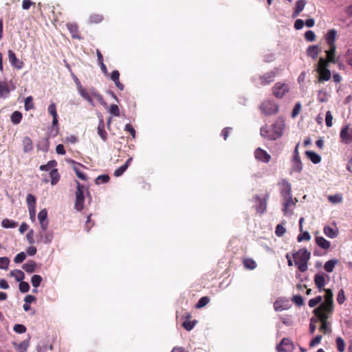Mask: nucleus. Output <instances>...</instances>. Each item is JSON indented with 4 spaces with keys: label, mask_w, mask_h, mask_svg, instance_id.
I'll return each mask as SVG.
<instances>
[{
    "label": "nucleus",
    "mask_w": 352,
    "mask_h": 352,
    "mask_svg": "<svg viewBox=\"0 0 352 352\" xmlns=\"http://www.w3.org/2000/svg\"><path fill=\"white\" fill-rule=\"evenodd\" d=\"M210 302V298L208 296L201 297L197 302L195 307L200 309L206 306Z\"/></svg>",
    "instance_id": "8fccbe9b"
},
{
    "label": "nucleus",
    "mask_w": 352,
    "mask_h": 352,
    "mask_svg": "<svg viewBox=\"0 0 352 352\" xmlns=\"http://www.w3.org/2000/svg\"><path fill=\"white\" fill-rule=\"evenodd\" d=\"M80 96L86 100L92 107H95V103L91 98V93L89 94L87 91L82 88H80V90L78 91Z\"/></svg>",
    "instance_id": "bb28decb"
},
{
    "label": "nucleus",
    "mask_w": 352,
    "mask_h": 352,
    "mask_svg": "<svg viewBox=\"0 0 352 352\" xmlns=\"http://www.w3.org/2000/svg\"><path fill=\"white\" fill-rule=\"evenodd\" d=\"M38 219L39 221L41 229L47 230L49 226V221L47 219V211L45 208L42 209L38 214Z\"/></svg>",
    "instance_id": "f8f14e48"
},
{
    "label": "nucleus",
    "mask_w": 352,
    "mask_h": 352,
    "mask_svg": "<svg viewBox=\"0 0 352 352\" xmlns=\"http://www.w3.org/2000/svg\"><path fill=\"white\" fill-rule=\"evenodd\" d=\"M10 260L8 257H0V269L7 270L8 268Z\"/></svg>",
    "instance_id": "4d7b16f0"
},
{
    "label": "nucleus",
    "mask_w": 352,
    "mask_h": 352,
    "mask_svg": "<svg viewBox=\"0 0 352 352\" xmlns=\"http://www.w3.org/2000/svg\"><path fill=\"white\" fill-rule=\"evenodd\" d=\"M98 134L103 140H106L107 133L104 130V122L102 118H100L99 120V124L98 126Z\"/></svg>",
    "instance_id": "7c9ffc66"
},
{
    "label": "nucleus",
    "mask_w": 352,
    "mask_h": 352,
    "mask_svg": "<svg viewBox=\"0 0 352 352\" xmlns=\"http://www.w3.org/2000/svg\"><path fill=\"white\" fill-rule=\"evenodd\" d=\"M26 258V254L23 252H21L17 254L14 258V261L16 263H21Z\"/></svg>",
    "instance_id": "bf43d9fd"
},
{
    "label": "nucleus",
    "mask_w": 352,
    "mask_h": 352,
    "mask_svg": "<svg viewBox=\"0 0 352 352\" xmlns=\"http://www.w3.org/2000/svg\"><path fill=\"white\" fill-rule=\"evenodd\" d=\"M19 289L21 293H27L30 290V285L25 281H21L19 285Z\"/></svg>",
    "instance_id": "6e6d98bb"
},
{
    "label": "nucleus",
    "mask_w": 352,
    "mask_h": 352,
    "mask_svg": "<svg viewBox=\"0 0 352 352\" xmlns=\"http://www.w3.org/2000/svg\"><path fill=\"white\" fill-rule=\"evenodd\" d=\"M25 109L29 111L34 108L33 98L32 96H28L25 99Z\"/></svg>",
    "instance_id": "864d4df0"
},
{
    "label": "nucleus",
    "mask_w": 352,
    "mask_h": 352,
    "mask_svg": "<svg viewBox=\"0 0 352 352\" xmlns=\"http://www.w3.org/2000/svg\"><path fill=\"white\" fill-rule=\"evenodd\" d=\"M294 349L292 341L288 338H283L280 343L276 346L278 351H290Z\"/></svg>",
    "instance_id": "dca6fc26"
},
{
    "label": "nucleus",
    "mask_w": 352,
    "mask_h": 352,
    "mask_svg": "<svg viewBox=\"0 0 352 352\" xmlns=\"http://www.w3.org/2000/svg\"><path fill=\"white\" fill-rule=\"evenodd\" d=\"M10 92V85L8 82H0V97L7 98Z\"/></svg>",
    "instance_id": "4be33fe9"
},
{
    "label": "nucleus",
    "mask_w": 352,
    "mask_h": 352,
    "mask_svg": "<svg viewBox=\"0 0 352 352\" xmlns=\"http://www.w3.org/2000/svg\"><path fill=\"white\" fill-rule=\"evenodd\" d=\"M318 74V81L322 82V81H327L331 78V71L329 69H322L320 71H316Z\"/></svg>",
    "instance_id": "cd10ccee"
},
{
    "label": "nucleus",
    "mask_w": 352,
    "mask_h": 352,
    "mask_svg": "<svg viewBox=\"0 0 352 352\" xmlns=\"http://www.w3.org/2000/svg\"><path fill=\"white\" fill-rule=\"evenodd\" d=\"M37 236L38 239L36 240V243L49 244L52 241L54 234L52 231L43 230L41 229L38 232Z\"/></svg>",
    "instance_id": "9d476101"
},
{
    "label": "nucleus",
    "mask_w": 352,
    "mask_h": 352,
    "mask_svg": "<svg viewBox=\"0 0 352 352\" xmlns=\"http://www.w3.org/2000/svg\"><path fill=\"white\" fill-rule=\"evenodd\" d=\"M274 307L276 311H282L288 309L289 306L288 302L284 299L276 300L274 303Z\"/></svg>",
    "instance_id": "6ab92c4d"
},
{
    "label": "nucleus",
    "mask_w": 352,
    "mask_h": 352,
    "mask_svg": "<svg viewBox=\"0 0 352 352\" xmlns=\"http://www.w3.org/2000/svg\"><path fill=\"white\" fill-rule=\"evenodd\" d=\"M311 239V236L307 231L302 232V234L298 236V241L301 242L302 241H309Z\"/></svg>",
    "instance_id": "13d9d810"
},
{
    "label": "nucleus",
    "mask_w": 352,
    "mask_h": 352,
    "mask_svg": "<svg viewBox=\"0 0 352 352\" xmlns=\"http://www.w3.org/2000/svg\"><path fill=\"white\" fill-rule=\"evenodd\" d=\"M42 277L40 275L34 274L31 278V283L34 288H37L42 282Z\"/></svg>",
    "instance_id": "de8ad7c7"
},
{
    "label": "nucleus",
    "mask_w": 352,
    "mask_h": 352,
    "mask_svg": "<svg viewBox=\"0 0 352 352\" xmlns=\"http://www.w3.org/2000/svg\"><path fill=\"white\" fill-rule=\"evenodd\" d=\"M337 349L339 352H344L345 351V342L341 337H338L336 340Z\"/></svg>",
    "instance_id": "c03bdc74"
},
{
    "label": "nucleus",
    "mask_w": 352,
    "mask_h": 352,
    "mask_svg": "<svg viewBox=\"0 0 352 352\" xmlns=\"http://www.w3.org/2000/svg\"><path fill=\"white\" fill-rule=\"evenodd\" d=\"M342 141L346 144L352 142V128L349 126L342 127L340 131Z\"/></svg>",
    "instance_id": "4468645a"
},
{
    "label": "nucleus",
    "mask_w": 352,
    "mask_h": 352,
    "mask_svg": "<svg viewBox=\"0 0 352 352\" xmlns=\"http://www.w3.org/2000/svg\"><path fill=\"white\" fill-rule=\"evenodd\" d=\"M103 17L100 14H93L89 17V22L91 23H98L102 21Z\"/></svg>",
    "instance_id": "052dcab7"
},
{
    "label": "nucleus",
    "mask_w": 352,
    "mask_h": 352,
    "mask_svg": "<svg viewBox=\"0 0 352 352\" xmlns=\"http://www.w3.org/2000/svg\"><path fill=\"white\" fill-rule=\"evenodd\" d=\"M314 283L319 290L322 289L326 283L325 274H316L314 276Z\"/></svg>",
    "instance_id": "412c9836"
},
{
    "label": "nucleus",
    "mask_w": 352,
    "mask_h": 352,
    "mask_svg": "<svg viewBox=\"0 0 352 352\" xmlns=\"http://www.w3.org/2000/svg\"><path fill=\"white\" fill-rule=\"evenodd\" d=\"M286 232V229L280 224H278L276 227L275 234L278 236H282Z\"/></svg>",
    "instance_id": "69168bd1"
},
{
    "label": "nucleus",
    "mask_w": 352,
    "mask_h": 352,
    "mask_svg": "<svg viewBox=\"0 0 352 352\" xmlns=\"http://www.w3.org/2000/svg\"><path fill=\"white\" fill-rule=\"evenodd\" d=\"M278 68H274V70H272L261 76V80L262 85H266L272 82L276 76V72H278Z\"/></svg>",
    "instance_id": "f3484780"
},
{
    "label": "nucleus",
    "mask_w": 352,
    "mask_h": 352,
    "mask_svg": "<svg viewBox=\"0 0 352 352\" xmlns=\"http://www.w3.org/2000/svg\"><path fill=\"white\" fill-rule=\"evenodd\" d=\"M49 142L47 140H43L41 141L38 144V148L40 151L43 153H47L49 151Z\"/></svg>",
    "instance_id": "a18cd8bd"
},
{
    "label": "nucleus",
    "mask_w": 352,
    "mask_h": 352,
    "mask_svg": "<svg viewBox=\"0 0 352 352\" xmlns=\"http://www.w3.org/2000/svg\"><path fill=\"white\" fill-rule=\"evenodd\" d=\"M338 263L336 259H331L324 263V269L327 272H332L336 265Z\"/></svg>",
    "instance_id": "4c0bfd02"
},
{
    "label": "nucleus",
    "mask_w": 352,
    "mask_h": 352,
    "mask_svg": "<svg viewBox=\"0 0 352 352\" xmlns=\"http://www.w3.org/2000/svg\"><path fill=\"white\" fill-rule=\"evenodd\" d=\"M316 243H317V245L320 248H322L324 250L328 249L329 248V246H330L329 241L326 240L322 236H317V237H316Z\"/></svg>",
    "instance_id": "473e14b6"
},
{
    "label": "nucleus",
    "mask_w": 352,
    "mask_h": 352,
    "mask_svg": "<svg viewBox=\"0 0 352 352\" xmlns=\"http://www.w3.org/2000/svg\"><path fill=\"white\" fill-rule=\"evenodd\" d=\"M74 170L77 175V177L82 179V180H86L87 179V176L85 173H83L81 170H80V164H74Z\"/></svg>",
    "instance_id": "09e8293b"
},
{
    "label": "nucleus",
    "mask_w": 352,
    "mask_h": 352,
    "mask_svg": "<svg viewBox=\"0 0 352 352\" xmlns=\"http://www.w3.org/2000/svg\"><path fill=\"white\" fill-rule=\"evenodd\" d=\"M322 296H318L317 297L309 300V306L310 307H315L318 304H319L322 301Z\"/></svg>",
    "instance_id": "680f3d73"
},
{
    "label": "nucleus",
    "mask_w": 352,
    "mask_h": 352,
    "mask_svg": "<svg viewBox=\"0 0 352 352\" xmlns=\"http://www.w3.org/2000/svg\"><path fill=\"white\" fill-rule=\"evenodd\" d=\"M344 56L348 64L352 67V49H349Z\"/></svg>",
    "instance_id": "774afa93"
},
{
    "label": "nucleus",
    "mask_w": 352,
    "mask_h": 352,
    "mask_svg": "<svg viewBox=\"0 0 352 352\" xmlns=\"http://www.w3.org/2000/svg\"><path fill=\"white\" fill-rule=\"evenodd\" d=\"M261 111L266 116H270L276 113L278 111V104L273 100L264 101L261 105Z\"/></svg>",
    "instance_id": "423d86ee"
},
{
    "label": "nucleus",
    "mask_w": 352,
    "mask_h": 352,
    "mask_svg": "<svg viewBox=\"0 0 352 352\" xmlns=\"http://www.w3.org/2000/svg\"><path fill=\"white\" fill-rule=\"evenodd\" d=\"M67 28L72 34L73 38L78 39L80 38V36L78 34V27L76 24H67Z\"/></svg>",
    "instance_id": "79ce46f5"
},
{
    "label": "nucleus",
    "mask_w": 352,
    "mask_h": 352,
    "mask_svg": "<svg viewBox=\"0 0 352 352\" xmlns=\"http://www.w3.org/2000/svg\"><path fill=\"white\" fill-rule=\"evenodd\" d=\"M23 151L25 153H29L32 150L33 145L31 139L28 137H25L22 141Z\"/></svg>",
    "instance_id": "72a5a7b5"
},
{
    "label": "nucleus",
    "mask_w": 352,
    "mask_h": 352,
    "mask_svg": "<svg viewBox=\"0 0 352 352\" xmlns=\"http://www.w3.org/2000/svg\"><path fill=\"white\" fill-rule=\"evenodd\" d=\"M37 265L34 261H28L23 265L22 268L28 273H33L36 271Z\"/></svg>",
    "instance_id": "c85d7f7f"
},
{
    "label": "nucleus",
    "mask_w": 352,
    "mask_h": 352,
    "mask_svg": "<svg viewBox=\"0 0 352 352\" xmlns=\"http://www.w3.org/2000/svg\"><path fill=\"white\" fill-rule=\"evenodd\" d=\"M109 179L110 177L108 175L103 174L98 176L95 180V182L97 185H100L109 182Z\"/></svg>",
    "instance_id": "37998d69"
},
{
    "label": "nucleus",
    "mask_w": 352,
    "mask_h": 352,
    "mask_svg": "<svg viewBox=\"0 0 352 352\" xmlns=\"http://www.w3.org/2000/svg\"><path fill=\"white\" fill-rule=\"evenodd\" d=\"M1 226L4 228H14L17 226V222L9 219H4L1 221Z\"/></svg>",
    "instance_id": "ea45409f"
},
{
    "label": "nucleus",
    "mask_w": 352,
    "mask_h": 352,
    "mask_svg": "<svg viewBox=\"0 0 352 352\" xmlns=\"http://www.w3.org/2000/svg\"><path fill=\"white\" fill-rule=\"evenodd\" d=\"M328 199L333 204H339L342 201V197L340 194H336L333 195H329L328 197Z\"/></svg>",
    "instance_id": "603ef678"
},
{
    "label": "nucleus",
    "mask_w": 352,
    "mask_h": 352,
    "mask_svg": "<svg viewBox=\"0 0 352 352\" xmlns=\"http://www.w3.org/2000/svg\"><path fill=\"white\" fill-rule=\"evenodd\" d=\"M13 344L15 346V349L19 352H25L29 346V340H24L19 344H16L14 342Z\"/></svg>",
    "instance_id": "e433bc0d"
},
{
    "label": "nucleus",
    "mask_w": 352,
    "mask_h": 352,
    "mask_svg": "<svg viewBox=\"0 0 352 352\" xmlns=\"http://www.w3.org/2000/svg\"><path fill=\"white\" fill-rule=\"evenodd\" d=\"M56 165L57 163L55 160H51L48 162L46 164L41 165L39 167V169L42 171L50 172L51 184L52 186L56 185L60 179V175L58 172V170L55 168Z\"/></svg>",
    "instance_id": "7ed1b4c3"
},
{
    "label": "nucleus",
    "mask_w": 352,
    "mask_h": 352,
    "mask_svg": "<svg viewBox=\"0 0 352 352\" xmlns=\"http://www.w3.org/2000/svg\"><path fill=\"white\" fill-rule=\"evenodd\" d=\"M8 59H9V61L10 63V64L12 65V66H13L14 67L18 69H20L23 67V63L22 61H21L20 60H19L14 52L10 50H8Z\"/></svg>",
    "instance_id": "a211bd4d"
},
{
    "label": "nucleus",
    "mask_w": 352,
    "mask_h": 352,
    "mask_svg": "<svg viewBox=\"0 0 352 352\" xmlns=\"http://www.w3.org/2000/svg\"><path fill=\"white\" fill-rule=\"evenodd\" d=\"M243 263L244 267L246 269L251 270L255 269L257 266L256 263L252 258H245L243 260Z\"/></svg>",
    "instance_id": "58836bf2"
},
{
    "label": "nucleus",
    "mask_w": 352,
    "mask_h": 352,
    "mask_svg": "<svg viewBox=\"0 0 352 352\" xmlns=\"http://www.w3.org/2000/svg\"><path fill=\"white\" fill-rule=\"evenodd\" d=\"M48 113L52 116V128L56 127L55 129H52V132L53 131H55L54 135H56L58 133V114L56 112V107L55 103L52 102L51 103L48 107Z\"/></svg>",
    "instance_id": "9b49d317"
},
{
    "label": "nucleus",
    "mask_w": 352,
    "mask_h": 352,
    "mask_svg": "<svg viewBox=\"0 0 352 352\" xmlns=\"http://www.w3.org/2000/svg\"><path fill=\"white\" fill-rule=\"evenodd\" d=\"M91 96L94 97L99 102V103L101 105H102L104 108L108 107L107 104L104 101L103 97L96 90H95L94 89H91Z\"/></svg>",
    "instance_id": "f704fd0d"
},
{
    "label": "nucleus",
    "mask_w": 352,
    "mask_h": 352,
    "mask_svg": "<svg viewBox=\"0 0 352 352\" xmlns=\"http://www.w3.org/2000/svg\"><path fill=\"white\" fill-rule=\"evenodd\" d=\"M292 163V171L300 172L302 170V165L299 155H294Z\"/></svg>",
    "instance_id": "b1692460"
},
{
    "label": "nucleus",
    "mask_w": 352,
    "mask_h": 352,
    "mask_svg": "<svg viewBox=\"0 0 352 352\" xmlns=\"http://www.w3.org/2000/svg\"><path fill=\"white\" fill-rule=\"evenodd\" d=\"M333 116L330 111H327L325 115V123L327 126L331 127L332 126Z\"/></svg>",
    "instance_id": "e2e57ef3"
},
{
    "label": "nucleus",
    "mask_w": 352,
    "mask_h": 352,
    "mask_svg": "<svg viewBox=\"0 0 352 352\" xmlns=\"http://www.w3.org/2000/svg\"><path fill=\"white\" fill-rule=\"evenodd\" d=\"M314 313L321 322L320 331H322L323 333H328L331 332V328L329 327V323L327 322L329 313L324 311Z\"/></svg>",
    "instance_id": "6e6552de"
},
{
    "label": "nucleus",
    "mask_w": 352,
    "mask_h": 352,
    "mask_svg": "<svg viewBox=\"0 0 352 352\" xmlns=\"http://www.w3.org/2000/svg\"><path fill=\"white\" fill-rule=\"evenodd\" d=\"M132 160H133V158L129 157L122 166H121L120 167L116 169L114 171V173H113L114 176L115 177L121 176L128 168V167L131 164Z\"/></svg>",
    "instance_id": "5701e85b"
},
{
    "label": "nucleus",
    "mask_w": 352,
    "mask_h": 352,
    "mask_svg": "<svg viewBox=\"0 0 352 352\" xmlns=\"http://www.w3.org/2000/svg\"><path fill=\"white\" fill-rule=\"evenodd\" d=\"M283 212L285 216H291L293 214L294 209L296 206L298 200L293 199L292 196L283 198Z\"/></svg>",
    "instance_id": "0eeeda50"
},
{
    "label": "nucleus",
    "mask_w": 352,
    "mask_h": 352,
    "mask_svg": "<svg viewBox=\"0 0 352 352\" xmlns=\"http://www.w3.org/2000/svg\"><path fill=\"white\" fill-rule=\"evenodd\" d=\"M10 274L12 277L14 278L17 282H21L25 278L24 273L20 270H12Z\"/></svg>",
    "instance_id": "c9c22d12"
},
{
    "label": "nucleus",
    "mask_w": 352,
    "mask_h": 352,
    "mask_svg": "<svg viewBox=\"0 0 352 352\" xmlns=\"http://www.w3.org/2000/svg\"><path fill=\"white\" fill-rule=\"evenodd\" d=\"M22 119V114L21 112L16 111L11 116V121L13 124H17L20 123Z\"/></svg>",
    "instance_id": "49530a36"
},
{
    "label": "nucleus",
    "mask_w": 352,
    "mask_h": 352,
    "mask_svg": "<svg viewBox=\"0 0 352 352\" xmlns=\"http://www.w3.org/2000/svg\"><path fill=\"white\" fill-rule=\"evenodd\" d=\"M336 45H329V48L326 51L327 59L331 63H338V58L335 56Z\"/></svg>",
    "instance_id": "aec40b11"
},
{
    "label": "nucleus",
    "mask_w": 352,
    "mask_h": 352,
    "mask_svg": "<svg viewBox=\"0 0 352 352\" xmlns=\"http://www.w3.org/2000/svg\"><path fill=\"white\" fill-rule=\"evenodd\" d=\"M289 91V87L287 84L277 82L273 87L274 95L278 98H281Z\"/></svg>",
    "instance_id": "1a4fd4ad"
},
{
    "label": "nucleus",
    "mask_w": 352,
    "mask_h": 352,
    "mask_svg": "<svg viewBox=\"0 0 352 352\" xmlns=\"http://www.w3.org/2000/svg\"><path fill=\"white\" fill-rule=\"evenodd\" d=\"M330 63L329 60H326L324 58L321 57L318 60V67L316 68V71H320L322 69H328V65Z\"/></svg>",
    "instance_id": "a19ab883"
},
{
    "label": "nucleus",
    "mask_w": 352,
    "mask_h": 352,
    "mask_svg": "<svg viewBox=\"0 0 352 352\" xmlns=\"http://www.w3.org/2000/svg\"><path fill=\"white\" fill-rule=\"evenodd\" d=\"M306 2L305 0H298L296 3V8L293 13V16L296 17L303 10L305 6Z\"/></svg>",
    "instance_id": "2f4dec72"
},
{
    "label": "nucleus",
    "mask_w": 352,
    "mask_h": 352,
    "mask_svg": "<svg viewBox=\"0 0 352 352\" xmlns=\"http://www.w3.org/2000/svg\"><path fill=\"white\" fill-rule=\"evenodd\" d=\"M13 330L17 333H23L26 331V327L23 324H16L14 326Z\"/></svg>",
    "instance_id": "0e129e2a"
},
{
    "label": "nucleus",
    "mask_w": 352,
    "mask_h": 352,
    "mask_svg": "<svg viewBox=\"0 0 352 352\" xmlns=\"http://www.w3.org/2000/svg\"><path fill=\"white\" fill-rule=\"evenodd\" d=\"M268 197L269 195L267 194L265 195L263 199L260 198L258 195L254 197V199L256 201V208L258 212L263 214L265 212L267 208V200Z\"/></svg>",
    "instance_id": "ddd939ff"
},
{
    "label": "nucleus",
    "mask_w": 352,
    "mask_h": 352,
    "mask_svg": "<svg viewBox=\"0 0 352 352\" xmlns=\"http://www.w3.org/2000/svg\"><path fill=\"white\" fill-rule=\"evenodd\" d=\"M323 230L324 234L330 239L336 238L338 234V231L337 229L333 228L329 226H324Z\"/></svg>",
    "instance_id": "c756f323"
},
{
    "label": "nucleus",
    "mask_w": 352,
    "mask_h": 352,
    "mask_svg": "<svg viewBox=\"0 0 352 352\" xmlns=\"http://www.w3.org/2000/svg\"><path fill=\"white\" fill-rule=\"evenodd\" d=\"M195 325V321L186 320L183 322V327L187 331H190Z\"/></svg>",
    "instance_id": "338daca9"
},
{
    "label": "nucleus",
    "mask_w": 352,
    "mask_h": 352,
    "mask_svg": "<svg viewBox=\"0 0 352 352\" xmlns=\"http://www.w3.org/2000/svg\"><path fill=\"white\" fill-rule=\"evenodd\" d=\"M320 52V49L318 45L309 46L307 50V56L316 60Z\"/></svg>",
    "instance_id": "393cba45"
},
{
    "label": "nucleus",
    "mask_w": 352,
    "mask_h": 352,
    "mask_svg": "<svg viewBox=\"0 0 352 352\" xmlns=\"http://www.w3.org/2000/svg\"><path fill=\"white\" fill-rule=\"evenodd\" d=\"M279 185L281 186L280 194L283 198L292 196L291 184L287 180L283 179Z\"/></svg>",
    "instance_id": "2eb2a0df"
},
{
    "label": "nucleus",
    "mask_w": 352,
    "mask_h": 352,
    "mask_svg": "<svg viewBox=\"0 0 352 352\" xmlns=\"http://www.w3.org/2000/svg\"><path fill=\"white\" fill-rule=\"evenodd\" d=\"M337 34V31L334 29L330 30L325 36L327 43L329 45H336L335 40Z\"/></svg>",
    "instance_id": "a878e982"
},
{
    "label": "nucleus",
    "mask_w": 352,
    "mask_h": 352,
    "mask_svg": "<svg viewBox=\"0 0 352 352\" xmlns=\"http://www.w3.org/2000/svg\"><path fill=\"white\" fill-rule=\"evenodd\" d=\"M77 182V190L76 192V201L74 207L75 208L80 211L84 208V201H85V197L84 194L85 192L89 193L86 188L82 185L80 184L78 182Z\"/></svg>",
    "instance_id": "39448f33"
},
{
    "label": "nucleus",
    "mask_w": 352,
    "mask_h": 352,
    "mask_svg": "<svg viewBox=\"0 0 352 352\" xmlns=\"http://www.w3.org/2000/svg\"><path fill=\"white\" fill-rule=\"evenodd\" d=\"M27 204L29 208L36 207V198L32 194H28L26 197Z\"/></svg>",
    "instance_id": "5fc2aeb1"
},
{
    "label": "nucleus",
    "mask_w": 352,
    "mask_h": 352,
    "mask_svg": "<svg viewBox=\"0 0 352 352\" xmlns=\"http://www.w3.org/2000/svg\"><path fill=\"white\" fill-rule=\"evenodd\" d=\"M324 302L317 307L314 312H329L331 313L333 310V292L330 289H324Z\"/></svg>",
    "instance_id": "20e7f679"
},
{
    "label": "nucleus",
    "mask_w": 352,
    "mask_h": 352,
    "mask_svg": "<svg viewBox=\"0 0 352 352\" xmlns=\"http://www.w3.org/2000/svg\"><path fill=\"white\" fill-rule=\"evenodd\" d=\"M108 112L113 116H120V109L117 104H111L109 107Z\"/></svg>",
    "instance_id": "3c124183"
},
{
    "label": "nucleus",
    "mask_w": 352,
    "mask_h": 352,
    "mask_svg": "<svg viewBox=\"0 0 352 352\" xmlns=\"http://www.w3.org/2000/svg\"><path fill=\"white\" fill-rule=\"evenodd\" d=\"M284 122L277 120L271 126H266L261 129V135L269 140H276L279 138L283 131Z\"/></svg>",
    "instance_id": "f257e3e1"
},
{
    "label": "nucleus",
    "mask_w": 352,
    "mask_h": 352,
    "mask_svg": "<svg viewBox=\"0 0 352 352\" xmlns=\"http://www.w3.org/2000/svg\"><path fill=\"white\" fill-rule=\"evenodd\" d=\"M295 265L301 272L307 270V262L310 259L311 253L307 249H300L293 254Z\"/></svg>",
    "instance_id": "f03ea898"
}]
</instances>
